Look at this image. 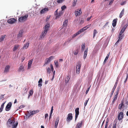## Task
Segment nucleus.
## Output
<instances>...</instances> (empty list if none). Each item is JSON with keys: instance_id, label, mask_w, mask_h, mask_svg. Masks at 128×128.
Returning <instances> with one entry per match:
<instances>
[{"instance_id": "obj_1", "label": "nucleus", "mask_w": 128, "mask_h": 128, "mask_svg": "<svg viewBox=\"0 0 128 128\" xmlns=\"http://www.w3.org/2000/svg\"><path fill=\"white\" fill-rule=\"evenodd\" d=\"M28 14H26L24 16H22L19 17L18 19V22H23L26 21L27 20V18L28 17Z\"/></svg>"}, {"instance_id": "obj_2", "label": "nucleus", "mask_w": 128, "mask_h": 128, "mask_svg": "<svg viewBox=\"0 0 128 128\" xmlns=\"http://www.w3.org/2000/svg\"><path fill=\"white\" fill-rule=\"evenodd\" d=\"M15 119L13 118L11 119V118H10L6 122V125L8 127H10L12 124L15 122Z\"/></svg>"}, {"instance_id": "obj_3", "label": "nucleus", "mask_w": 128, "mask_h": 128, "mask_svg": "<svg viewBox=\"0 0 128 128\" xmlns=\"http://www.w3.org/2000/svg\"><path fill=\"white\" fill-rule=\"evenodd\" d=\"M81 68V63L80 62H78L76 66V72L78 74L80 73V70Z\"/></svg>"}, {"instance_id": "obj_4", "label": "nucleus", "mask_w": 128, "mask_h": 128, "mask_svg": "<svg viewBox=\"0 0 128 128\" xmlns=\"http://www.w3.org/2000/svg\"><path fill=\"white\" fill-rule=\"evenodd\" d=\"M72 119V114L70 113L68 114V117L66 118V120L67 122H69Z\"/></svg>"}, {"instance_id": "obj_5", "label": "nucleus", "mask_w": 128, "mask_h": 128, "mask_svg": "<svg viewBox=\"0 0 128 128\" xmlns=\"http://www.w3.org/2000/svg\"><path fill=\"white\" fill-rule=\"evenodd\" d=\"M54 58L53 56H51L49 58H46L45 60V64H47L51 61V60L53 59Z\"/></svg>"}, {"instance_id": "obj_6", "label": "nucleus", "mask_w": 128, "mask_h": 128, "mask_svg": "<svg viewBox=\"0 0 128 128\" xmlns=\"http://www.w3.org/2000/svg\"><path fill=\"white\" fill-rule=\"evenodd\" d=\"M79 108H76L75 110V121L76 120L78 115L79 114Z\"/></svg>"}, {"instance_id": "obj_7", "label": "nucleus", "mask_w": 128, "mask_h": 128, "mask_svg": "<svg viewBox=\"0 0 128 128\" xmlns=\"http://www.w3.org/2000/svg\"><path fill=\"white\" fill-rule=\"evenodd\" d=\"M124 118V114L122 112H120L118 116V119L120 120H122Z\"/></svg>"}, {"instance_id": "obj_8", "label": "nucleus", "mask_w": 128, "mask_h": 128, "mask_svg": "<svg viewBox=\"0 0 128 128\" xmlns=\"http://www.w3.org/2000/svg\"><path fill=\"white\" fill-rule=\"evenodd\" d=\"M12 105V103L11 102L8 103L7 105L6 108V111H9L11 108Z\"/></svg>"}, {"instance_id": "obj_9", "label": "nucleus", "mask_w": 128, "mask_h": 128, "mask_svg": "<svg viewBox=\"0 0 128 128\" xmlns=\"http://www.w3.org/2000/svg\"><path fill=\"white\" fill-rule=\"evenodd\" d=\"M16 21V20L14 18L9 19L8 21V23L12 24L14 23Z\"/></svg>"}, {"instance_id": "obj_10", "label": "nucleus", "mask_w": 128, "mask_h": 128, "mask_svg": "<svg viewBox=\"0 0 128 128\" xmlns=\"http://www.w3.org/2000/svg\"><path fill=\"white\" fill-rule=\"evenodd\" d=\"M50 27V24L48 23L46 24L44 27V30L48 31Z\"/></svg>"}, {"instance_id": "obj_11", "label": "nucleus", "mask_w": 128, "mask_h": 128, "mask_svg": "<svg viewBox=\"0 0 128 128\" xmlns=\"http://www.w3.org/2000/svg\"><path fill=\"white\" fill-rule=\"evenodd\" d=\"M74 13L76 16L78 15H80L82 14V12L81 10H77L75 11Z\"/></svg>"}, {"instance_id": "obj_12", "label": "nucleus", "mask_w": 128, "mask_h": 128, "mask_svg": "<svg viewBox=\"0 0 128 128\" xmlns=\"http://www.w3.org/2000/svg\"><path fill=\"white\" fill-rule=\"evenodd\" d=\"M10 66L8 65L6 66L4 68V73H7L9 71Z\"/></svg>"}, {"instance_id": "obj_13", "label": "nucleus", "mask_w": 128, "mask_h": 128, "mask_svg": "<svg viewBox=\"0 0 128 128\" xmlns=\"http://www.w3.org/2000/svg\"><path fill=\"white\" fill-rule=\"evenodd\" d=\"M59 120V118L58 117L56 118L54 125V127L56 128L57 127Z\"/></svg>"}, {"instance_id": "obj_14", "label": "nucleus", "mask_w": 128, "mask_h": 128, "mask_svg": "<svg viewBox=\"0 0 128 128\" xmlns=\"http://www.w3.org/2000/svg\"><path fill=\"white\" fill-rule=\"evenodd\" d=\"M48 9L47 8H45L42 9L40 11V13L41 14L45 13L48 11Z\"/></svg>"}, {"instance_id": "obj_15", "label": "nucleus", "mask_w": 128, "mask_h": 128, "mask_svg": "<svg viewBox=\"0 0 128 128\" xmlns=\"http://www.w3.org/2000/svg\"><path fill=\"white\" fill-rule=\"evenodd\" d=\"M124 36V34L119 33V34L118 35V40L117 41V42H119L120 40L123 38Z\"/></svg>"}, {"instance_id": "obj_16", "label": "nucleus", "mask_w": 128, "mask_h": 128, "mask_svg": "<svg viewBox=\"0 0 128 128\" xmlns=\"http://www.w3.org/2000/svg\"><path fill=\"white\" fill-rule=\"evenodd\" d=\"M83 122V121L82 120L78 123L77 125L76 128H80L82 127Z\"/></svg>"}, {"instance_id": "obj_17", "label": "nucleus", "mask_w": 128, "mask_h": 128, "mask_svg": "<svg viewBox=\"0 0 128 128\" xmlns=\"http://www.w3.org/2000/svg\"><path fill=\"white\" fill-rule=\"evenodd\" d=\"M89 27H88V26H86L85 27H84L80 29V30H79V31L81 33H82V32H84V30H86Z\"/></svg>"}, {"instance_id": "obj_18", "label": "nucleus", "mask_w": 128, "mask_h": 128, "mask_svg": "<svg viewBox=\"0 0 128 128\" xmlns=\"http://www.w3.org/2000/svg\"><path fill=\"white\" fill-rule=\"evenodd\" d=\"M117 19H114L112 21V25L114 27L116 26Z\"/></svg>"}, {"instance_id": "obj_19", "label": "nucleus", "mask_w": 128, "mask_h": 128, "mask_svg": "<svg viewBox=\"0 0 128 128\" xmlns=\"http://www.w3.org/2000/svg\"><path fill=\"white\" fill-rule=\"evenodd\" d=\"M29 43L28 42H27L26 44H24L23 47V49H27L28 47Z\"/></svg>"}, {"instance_id": "obj_20", "label": "nucleus", "mask_w": 128, "mask_h": 128, "mask_svg": "<svg viewBox=\"0 0 128 128\" xmlns=\"http://www.w3.org/2000/svg\"><path fill=\"white\" fill-rule=\"evenodd\" d=\"M39 112V110H34L33 111H30V113H31V114L30 115H33L35 114L36 113H38Z\"/></svg>"}, {"instance_id": "obj_21", "label": "nucleus", "mask_w": 128, "mask_h": 128, "mask_svg": "<svg viewBox=\"0 0 128 128\" xmlns=\"http://www.w3.org/2000/svg\"><path fill=\"white\" fill-rule=\"evenodd\" d=\"M33 60H30L28 61V68L30 69V68L32 63Z\"/></svg>"}, {"instance_id": "obj_22", "label": "nucleus", "mask_w": 128, "mask_h": 128, "mask_svg": "<svg viewBox=\"0 0 128 128\" xmlns=\"http://www.w3.org/2000/svg\"><path fill=\"white\" fill-rule=\"evenodd\" d=\"M81 33L79 30L76 33L74 34L72 36V38H74L76 37L78 35Z\"/></svg>"}, {"instance_id": "obj_23", "label": "nucleus", "mask_w": 128, "mask_h": 128, "mask_svg": "<svg viewBox=\"0 0 128 128\" xmlns=\"http://www.w3.org/2000/svg\"><path fill=\"white\" fill-rule=\"evenodd\" d=\"M118 96L117 95H115L113 98V99L112 102V104H114V102L116 101V100H117L118 98Z\"/></svg>"}, {"instance_id": "obj_24", "label": "nucleus", "mask_w": 128, "mask_h": 128, "mask_svg": "<svg viewBox=\"0 0 128 128\" xmlns=\"http://www.w3.org/2000/svg\"><path fill=\"white\" fill-rule=\"evenodd\" d=\"M62 13L63 12L62 11H60V12H59L56 15V18H58L61 16Z\"/></svg>"}, {"instance_id": "obj_25", "label": "nucleus", "mask_w": 128, "mask_h": 128, "mask_svg": "<svg viewBox=\"0 0 128 128\" xmlns=\"http://www.w3.org/2000/svg\"><path fill=\"white\" fill-rule=\"evenodd\" d=\"M71 40V39L70 38H68L67 40H66L64 44V45H66V44L69 43Z\"/></svg>"}, {"instance_id": "obj_26", "label": "nucleus", "mask_w": 128, "mask_h": 128, "mask_svg": "<svg viewBox=\"0 0 128 128\" xmlns=\"http://www.w3.org/2000/svg\"><path fill=\"white\" fill-rule=\"evenodd\" d=\"M88 48L86 49L84 52V59L86 58V56L88 53Z\"/></svg>"}, {"instance_id": "obj_27", "label": "nucleus", "mask_w": 128, "mask_h": 128, "mask_svg": "<svg viewBox=\"0 0 128 128\" xmlns=\"http://www.w3.org/2000/svg\"><path fill=\"white\" fill-rule=\"evenodd\" d=\"M24 67L22 66H20L19 69L18 71L19 72H20L21 71H24Z\"/></svg>"}, {"instance_id": "obj_28", "label": "nucleus", "mask_w": 128, "mask_h": 128, "mask_svg": "<svg viewBox=\"0 0 128 128\" xmlns=\"http://www.w3.org/2000/svg\"><path fill=\"white\" fill-rule=\"evenodd\" d=\"M42 79L41 78L40 79L39 81H38V86H39L40 87L42 86Z\"/></svg>"}, {"instance_id": "obj_29", "label": "nucleus", "mask_w": 128, "mask_h": 128, "mask_svg": "<svg viewBox=\"0 0 128 128\" xmlns=\"http://www.w3.org/2000/svg\"><path fill=\"white\" fill-rule=\"evenodd\" d=\"M18 123L17 122H15L14 123L12 128H16L18 125Z\"/></svg>"}, {"instance_id": "obj_30", "label": "nucleus", "mask_w": 128, "mask_h": 128, "mask_svg": "<svg viewBox=\"0 0 128 128\" xmlns=\"http://www.w3.org/2000/svg\"><path fill=\"white\" fill-rule=\"evenodd\" d=\"M124 8H123L122 10V11L120 13L119 15V17L120 18H121L122 17V16L124 14Z\"/></svg>"}, {"instance_id": "obj_31", "label": "nucleus", "mask_w": 128, "mask_h": 128, "mask_svg": "<svg viewBox=\"0 0 128 128\" xmlns=\"http://www.w3.org/2000/svg\"><path fill=\"white\" fill-rule=\"evenodd\" d=\"M22 31L20 30L19 31V33L18 34V38H20L22 36Z\"/></svg>"}, {"instance_id": "obj_32", "label": "nucleus", "mask_w": 128, "mask_h": 128, "mask_svg": "<svg viewBox=\"0 0 128 128\" xmlns=\"http://www.w3.org/2000/svg\"><path fill=\"white\" fill-rule=\"evenodd\" d=\"M68 23V20H65L63 22V26H67Z\"/></svg>"}, {"instance_id": "obj_33", "label": "nucleus", "mask_w": 128, "mask_h": 128, "mask_svg": "<svg viewBox=\"0 0 128 128\" xmlns=\"http://www.w3.org/2000/svg\"><path fill=\"white\" fill-rule=\"evenodd\" d=\"M5 36L6 35H4L1 36L0 38V42H1L4 40Z\"/></svg>"}, {"instance_id": "obj_34", "label": "nucleus", "mask_w": 128, "mask_h": 128, "mask_svg": "<svg viewBox=\"0 0 128 128\" xmlns=\"http://www.w3.org/2000/svg\"><path fill=\"white\" fill-rule=\"evenodd\" d=\"M97 33L98 32L95 29H94L93 32V38H94L96 34H97Z\"/></svg>"}, {"instance_id": "obj_35", "label": "nucleus", "mask_w": 128, "mask_h": 128, "mask_svg": "<svg viewBox=\"0 0 128 128\" xmlns=\"http://www.w3.org/2000/svg\"><path fill=\"white\" fill-rule=\"evenodd\" d=\"M19 46L18 45H15L13 49V51H14L16 50L19 47Z\"/></svg>"}, {"instance_id": "obj_36", "label": "nucleus", "mask_w": 128, "mask_h": 128, "mask_svg": "<svg viewBox=\"0 0 128 128\" xmlns=\"http://www.w3.org/2000/svg\"><path fill=\"white\" fill-rule=\"evenodd\" d=\"M4 104L5 103H3L2 104L0 108V112H1L2 111L3 109L4 105Z\"/></svg>"}, {"instance_id": "obj_37", "label": "nucleus", "mask_w": 128, "mask_h": 128, "mask_svg": "<svg viewBox=\"0 0 128 128\" xmlns=\"http://www.w3.org/2000/svg\"><path fill=\"white\" fill-rule=\"evenodd\" d=\"M123 105V102H121V103L119 104L118 107V108L120 110Z\"/></svg>"}, {"instance_id": "obj_38", "label": "nucleus", "mask_w": 128, "mask_h": 128, "mask_svg": "<svg viewBox=\"0 0 128 128\" xmlns=\"http://www.w3.org/2000/svg\"><path fill=\"white\" fill-rule=\"evenodd\" d=\"M78 51H79L78 49H76L75 51H74V52H73L74 54V55H76L78 54Z\"/></svg>"}, {"instance_id": "obj_39", "label": "nucleus", "mask_w": 128, "mask_h": 128, "mask_svg": "<svg viewBox=\"0 0 128 128\" xmlns=\"http://www.w3.org/2000/svg\"><path fill=\"white\" fill-rule=\"evenodd\" d=\"M33 91L32 90H31L29 92V94L28 95V98L30 96H32L33 94Z\"/></svg>"}, {"instance_id": "obj_40", "label": "nucleus", "mask_w": 128, "mask_h": 128, "mask_svg": "<svg viewBox=\"0 0 128 128\" xmlns=\"http://www.w3.org/2000/svg\"><path fill=\"white\" fill-rule=\"evenodd\" d=\"M70 80V78L68 76L66 78V79L65 82L66 83H68L69 82Z\"/></svg>"}, {"instance_id": "obj_41", "label": "nucleus", "mask_w": 128, "mask_h": 128, "mask_svg": "<svg viewBox=\"0 0 128 128\" xmlns=\"http://www.w3.org/2000/svg\"><path fill=\"white\" fill-rule=\"evenodd\" d=\"M66 8V6H65L64 5L62 6L61 7L62 10L61 11H63V10H64Z\"/></svg>"}, {"instance_id": "obj_42", "label": "nucleus", "mask_w": 128, "mask_h": 128, "mask_svg": "<svg viewBox=\"0 0 128 128\" xmlns=\"http://www.w3.org/2000/svg\"><path fill=\"white\" fill-rule=\"evenodd\" d=\"M110 55V52H109L108 53V54H107V56H106V57L105 59L104 60H106L108 59V58L109 57V56Z\"/></svg>"}, {"instance_id": "obj_43", "label": "nucleus", "mask_w": 128, "mask_h": 128, "mask_svg": "<svg viewBox=\"0 0 128 128\" xmlns=\"http://www.w3.org/2000/svg\"><path fill=\"white\" fill-rule=\"evenodd\" d=\"M125 30L123 28H122L121 30L120 31V34H122L124 32Z\"/></svg>"}, {"instance_id": "obj_44", "label": "nucleus", "mask_w": 128, "mask_h": 128, "mask_svg": "<svg viewBox=\"0 0 128 128\" xmlns=\"http://www.w3.org/2000/svg\"><path fill=\"white\" fill-rule=\"evenodd\" d=\"M85 48V44H83L82 45V50H84Z\"/></svg>"}, {"instance_id": "obj_45", "label": "nucleus", "mask_w": 128, "mask_h": 128, "mask_svg": "<svg viewBox=\"0 0 128 128\" xmlns=\"http://www.w3.org/2000/svg\"><path fill=\"white\" fill-rule=\"evenodd\" d=\"M64 0H57V2L58 3H62Z\"/></svg>"}, {"instance_id": "obj_46", "label": "nucleus", "mask_w": 128, "mask_h": 128, "mask_svg": "<svg viewBox=\"0 0 128 128\" xmlns=\"http://www.w3.org/2000/svg\"><path fill=\"white\" fill-rule=\"evenodd\" d=\"M128 26V23H127L124 26L123 28H122L125 30Z\"/></svg>"}, {"instance_id": "obj_47", "label": "nucleus", "mask_w": 128, "mask_h": 128, "mask_svg": "<svg viewBox=\"0 0 128 128\" xmlns=\"http://www.w3.org/2000/svg\"><path fill=\"white\" fill-rule=\"evenodd\" d=\"M76 2L77 1L76 0H74V2H73L72 3V5L73 6H76Z\"/></svg>"}, {"instance_id": "obj_48", "label": "nucleus", "mask_w": 128, "mask_h": 128, "mask_svg": "<svg viewBox=\"0 0 128 128\" xmlns=\"http://www.w3.org/2000/svg\"><path fill=\"white\" fill-rule=\"evenodd\" d=\"M46 35L43 34V33L42 32V34L41 35L40 37L41 38H44Z\"/></svg>"}, {"instance_id": "obj_49", "label": "nucleus", "mask_w": 128, "mask_h": 128, "mask_svg": "<svg viewBox=\"0 0 128 128\" xmlns=\"http://www.w3.org/2000/svg\"><path fill=\"white\" fill-rule=\"evenodd\" d=\"M89 98H88V100H86V101L84 103V106H86V105L88 102V100H89Z\"/></svg>"}, {"instance_id": "obj_50", "label": "nucleus", "mask_w": 128, "mask_h": 128, "mask_svg": "<svg viewBox=\"0 0 128 128\" xmlns=\"http://www.w3.org/2000/svg\"><path fill=\"white\" fill-rule=\"evenodd\" d=\"M53 106H52V107L51 109V111H50V114H52V113L53 112Z\"/></svg>"}, {"instance_id": "obj_51", "label": "nucleus", "mask_w": 128, "mask_h": 128, "mask_svg": "<svg viewBox=\"0 0 128 128\" xmlns=\"http://www.w3.org/2000/svg\"><path fill=\"white\" fill-rule=\"evenodd\" d=\"M55 64L56 67H58V61H56V62H54Z\"/></svg>"}, {"instance_id": "obj_52", "label": "nucleus", "mask_w": 128, "mask_h": 128, "mask_svg": "<svg viewBox=\"0 0 128 128\" xmlns=\"http://www.w3.org/2000/svg\"><path fill=\"white\" fill-rule=\"evenodd\" d=\"M126 3V1H124L122 2L120 4L121 6H123Z\"/></svg>"}, {"instance_id": "obj_53", "label": "nucleus", "mask_w": 128, "mask_h": 128, "mask_svg": "<svg viewBox=\"0 0 128 128\" xmlns=\"http://www.w3.org/2000/svg\"><path fill=\"white\" fill-rule=\"evenodd\" d=\"M25 107V106L24 105H22L19 107L20 109H21L23 108H24Z\"/></svg>"}, {"instance_id": "obj_54", "label": "nucleus", "mask_w": 128, "mask_h": 128, "mask_svg": "<svg viewBox=\"0 0 128 128\" xmlns=\"http://www.w3.org/2000/svg\"><path fill=\"white\" fill-rule=\"evenodd\" d=\"M53 4H54V5H53L54 6V7L57 5V4L56 3V2L54 1L53 2Z\"/></svg>"}, {"instance_id": "obj_55", "label": "nucleus", "mask_w": 128, "mask_h": 128, "mask_svg": "<svg viewBox=\"0 0 128 128\" xmlns=\"http://www.w3.org/2000/svg\"><path fill=\"white\" fill-rule=\"evenodd\" d=\"M90 86L87 89L86 91V94H87V93H88L89 90V89L90 88Z\"/></svg>"}, {"instance_id": "obj_56", "label": "nucleus", "mask_w": 128, "mask_h": 128, "mask_svg": "<svg viewBox=\"0 0 128 128\" xmlns=\"http://www.w3.org/2000/svg\"><path fill=\"white\" fill-rule=\"evenodd\" d=\"M47 31H46L45 30H44L42 32V33H43V34H44L46 35L47 32Z\"/></svg>"}, {"instance_id": "obj_57", "label": "nucleus", "mask_w": 128, "mask_h": 128, "mask_svg": "<svg viewBox=\"0 0 128 128\" xmlns=\"http://www.w3.org/2000/svg\"><path fill=\"white\" fill-rule=\"evenodd\" d=\"M58 9H57L54 12V14L55 16H56L58 14Z\"/></svg>"}, {"instance_id": "obj_58", "label": "nucleus", "mask_w": 128, "mask_h": 128, "mask_svg": "<svg viewBox=\"0 0 128 128\" xmlns=\"http://www.w3.org/2000/svg\"><path fill=\"white\" fill-rule=\"evenodd\" d=\"M50 67H51V70L52 72H53V66L52 65V64H50Z\"/></svg>"}, {"instance_id": "obj_59", "label": "nucleus", "mask_w": 128, "mask_h": 128, "mask_svg": "<svg viewBox=\"0 0 128 128\" xmlns=\"http://www.w3.org/2000/svg\"><path fill=\"white\" fill-rule=\"evenodd\" d=\"M47 72H48L49 73L50 72V68H48L47 70Z\"/></svg>"}, {"instance_id": "obj_60", "label": "nucleus", "mask_w": 128, "mask_h": 128, "mask_svg": "<svg viewBox=\"0 0 128 128\" xmlns=\"http://www.w3.org/2000/svg\"><path fill=\"white\" fill-rule=\"evenodd\" d=\"M119 91V90H118V89L117 90L116 92V94H115L116 95H117V96H118V92Z\"/></svg>"}, {"instance_id": "obj_61", "label": "nucleus", "mask_w": 128, "mask_h": 128, "mask_svg": "<svg viewBox=\"0 0 128 128\" xmlns=\"http://www.w3.org/2000/svg\"><path fill=\"white\" fill-rule=\"evenodd\" d=\"M113 1L114 0H111L109 2V4L110 5L112 3Z\"/></svg>"}, {"instance_id": "obj_62", "label": "nucleus", "mask_w": 128, "mask_h": 128, "mask_svg": "<svg viewBox=\"0 0 128 128\" xmlns=\"http://www.w3.org/2000/svg\"><path fill=\"white\" fill-rule=\"evenodd\" d=\"M128 78V74H126V80H125L124 81V83H126V80H127V79Z\"/></svg>"}, {"instance_id": "obj_63", "label": "nucleus", "mask_w": 128, "mask_h": 128, "mask_svg": "<svg viewBox=\"0 0 128 128\" xmlns=\"http://www.w3.org/2000/svg\"><path fill=\"white\" fill-rule=\"evenodd\" d=\"M92 17V16H91L90 17L88 18L87 19V20L88 21H89L90 20Z\"/></svg>"}, {"instance_id": "obj_64", "label": "nucleus", "mask_w": 128, "mask_h": 128, "mask_svg": "<svg viewBox=\"0 0 128 128\" xmlns=\"http://www.w3.org/2000/svg\"><path fill=\"white\" fill-rule=\"evenodd\" d=\"M48 114H46L45 115V118L46 119V117H48Z\"/></svg>"}]
</instances>
